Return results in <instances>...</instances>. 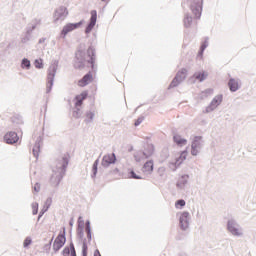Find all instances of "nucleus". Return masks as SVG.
I'll use <instances>...</instances> for the list:
<instances>
[{"label": "nucleus", "mask_w": 256, "mask_h": 256, "mask_svg": "<svg viewBox=\"0 0 256 256\" xmlns=\"http://www.w3.org/2000/svg\"><path fill=\"white\" fill-rule=\"evenodd\" d=\"M206 93H209V94H211V93H213V90H211V89H208V90H206Z\"/></svg>", "instance_id": "40"}, {"label": "nucleus", "mask_w": 256, "mask_h": 256, "mask_svg": "<svg viewBox=\"0 0 256 256\" xmlns=\"http://www.w3.org/2000/svg\"><path fill=\"white\" fill-rule=\"evenodd\" d=\"M142 171L143 173H151V171H153V162L152 161L146 162L142 168Z\"/></svg>", "instance_id": "23"}, {"label": "nucleus", "mask_w": 256, "mask_h": 256, "mask_svg": "<svg viewBox=\"0 0 256 256\" xmlns=\"http://www.w3.org/2000/svg\"><path fill=\"white\" fill-rule=\"evenodd\" d=\"M201 147H203V137L195 136L191 144V155L197 157L201 151Z\"/></svg>", "instance_id": "6"}, {"label": "nucleus", "mask_w": 256, "mask_h": 256, "mask_svg": "<svg viewBox=\"0 0 256 256\" xmlns=\"http://www.w3.org/2000/svg\"><path fill=\"white\" fill-rule=\"evenodd\" d=\"M191 10L195 17H201V11H203V0H193L191 4Z\"/></svg>", "instance_id": "10"}, {"label": "nucleus", "mask_w": 256, "mask_h": 256, "mask_svg": "<svg viewBox=\"0 0 256 256\" xmlns=\"http://www.w3.org/2000/svg\"><path fill=\"white\" fill-rule=\"evenodd\" d=\"M88 247H87V243H83V246H82V255L83 256H87V251H88Z\"/></svg>", "instance_id": "33"}, {"label": "nucleus", "mask_w": 256, "mask_h": 256, "mask_svg": "<svg viewBox=\"0 0 256 256\" xmlns=\"http://www.w3.org/2000/svg\"><path fill=\"white\" fill-rule=\"evenodd\" d=\"M94 256H101V252H99V250H96V251L94 252Z\"/></svg>", "instance_id": "39"}, {"label": "nucleus", "mask_w": 256, "mask_h": 256, "mask_svg": "<svg viewBox=\"0 0 256 256\" xmlns=\"http://www.w3.org/2000/svg\"><path fill=\"white\" fill-rule=\"evenodd\" d=\"M173 141L174 143H176V145L178 147H185V145H187V139L183 138L181 135L179 134H175L173 136Z\"/></svg>", "instance_id": "16"}, {"label": "nucleus", "mask_w": 256, "mask_h": 256, "mask_svg": "<svg viewBox=\"0 0 256 256\" xmlns=\"http://www.w3.org/2000/svg\"><path fill=\"white\" fill-rule=\"evenodd\" d=\"M83 25V22H78V23H68L66 24L61 32V35H63V37H66L68 33H71V31H75V29H79V27Z\"/></svg>", "instance_id": "11"}, {"label": "nucleus", "mask_w": 256, "mask_h": 256, "mask_svg": "<svg viewBox=\"0 0 256 256\" xmlns=\"http://www.w3.org/2000/svg\"><path fill=\"white\" fill-rule=\"evenodd\" d=\"M227 231L233 235V237H243V228L237 223L235 219H230L227 222Z\"/></svg>", "instance_id": "2"}, {"label": "nucleus", "mask_w": 256, "mask_h": 256, "mask_svg": "<svg viewBox=\"0 0 256 256\" xmlns=\"http://www.w3.org/2000/svg\"><path fill=\"white\" fill-rule=\"evenodd\" d=\"M86 233L88 240L91 241V226L89 225V223L86 225Z\"/></svg>", "instance_id": "30"}, {"label": "nucleus", "mask_w": 256, "mask_h": 256, "mask_svg": "<svg viewBox=\"0 0 256 256\" xmlns=\"http://www.w3.org/2000/svg\"><path fill=\"white\" fill-rule=\"evenodd\" d=\"M91 81H93V75L91 74V72H89L88 74L84 75L82 79L78 81V87H87V85H89Z\"/></svg>", "instance_id": "14"}, {"label": "nucleus", "mask_w": 256, "mask_h": 256, "mask_svg": "<svg viewBox=\"0 0 256 256\" xmlns=\"http://www.w3.org/2000/svg\"><path fill=\"white\" fill-rule=\"evenodd\" d=\"M98 165H99V160H96L94 162L93 168H92L94 175H97V167H98Z\"/></svg>", "instance_id": "34"}, {"label": "nucleus", "mask_w": 256, "mask_h": 256, "mask_svg": "<svg viewBox=\"0 0 256 256\" xmlns=\"http://www.w3.org/2000/svg\"><path fill=\"white\" fill-rule=\"evenodd\" d=\"M71 256H77V254L75 253V251H73V252L71 253Z\"/></svg>", "instance_id": "41"}, {"label": "nucleus", "mask_w": 256, "mask_h": 256, "mask_svg": "<svg viewBox=\"0 0 256 256\" xmlns=\"http://www.w3.org/2000/svg\"><path fill=\"white\" fill-rule=\"evenodd\" d=\"M155 151V148L151 144H145L143 151L136 152L134 155L136 161H143V159H147L151 157Z\"/></svg>", "instance_id": "3"}, {"label": "nucleus", "mask_w": 256, "mask_h": 256, "mask_svg": "<svg viewBox=\"0 0 256 256\" xmlns=\"http://www.w3.org/2000/svg\"><path fill=\"white\" fill-rule=\"evenodd\" d=\"M187 181H189V176L186 175V176H181L179 179H178V182H177V187L179 189H183V187H185V185H187Z\"/></svg>", "instance_id": "22"}, {"label": "nucleus", "mask_w": 256, "mask_h": 256, "mask_svg": "<svg viewBox=\"0 0 256 256\" xmlns=\"http://www.w3.org/2000/svg\"><path fill=\"white\" fill-rule=\"evenodd\" d=\"M31 243H33V240L31 239V237H27L23 242V247H25L27 249V247H29V245H31Z\"/></svg>", "instance_id": "28"}, {"label": "nucleus", "mask_w": 256, "mask_h": 256, "mask_svg": "<svg viewBox=\"0 0 256 256\" xmlns=\"http://www.w3.org/2000/svg\"><path fill=\"white\" fill-rule=\"evenodd\" d=\"M36 69H43V59H37L34 62Z\"/></svg>", "instance_id": "27"}, {"label": "nucleus", "mask_w": 256, "mask_h": 256, "mask_svg": "<svg viewBox=\"0 0 256 256\" xmlns=\"http://www.w3.org/2000/svg\"><path fill=\"white\" fill-rule=\"evenodd\" d=\"M130 177L131 179H142V177L138 176L133 170L130 171Z\"/></svg>", "instance_id": "31"}, {"label": "nucleus", "mask_w": 256, "mask_h": 256, "mask_svg": "<svg viewBox=\"0 0 256 256\" xmlns=\"http://www.w3.org/2000/svg\"><path fill=\"white\" fill-rule=\"evenodd\" d=\"M87 55L90 58L88 63L91 64V68H95V50L93 48H88Z\"/></svg>", "instance_id": "18"}, {"label": "nucleus", "mask_w": 256, "mask_h": 256, "mask_svg": "<svg viewBox=\"0 0 256 256\" xmlns=\"http://www.w3.org/2000/svg\"><path fill=\"white\" fill-rule=\"evenodd\" d=\"M207 77H209V74L205 71L196 72L194 74V79H197V81H200V83L205 81Z\"/></svg>", "instance_id": "20"}, {"label": "nucleus", "mask_w": 256, "mask_h": 256, "mask_svg": "<svg viewBox=\"0 0 256 256\" xmlns=\"http://www.w3.org/2000/svg\"><path fill=\"white\" fill-rule=\"evenodd\" d=\"M187 155H189V151H187V149L176 154L174 156V159H172L170 162V165H172V166H170L171 169H173V171H175V169H177V167L182 165L183 161H185V159H187Z\"/></svg>", "instance_id": "4"}, {"label": "nucleus", "mask_w": 256, "mask_h": 256, "mask_svg": "<svg viewBox=\"0 0 256 256\" xmlns=\"http://www.w3.org/2000/svg\"><path fill=\"white\" fill-rule=\"evenodd\" d=\"M228 87L233 93H235V91H239V80L231 78L228 82Z\"/></svg>", "instance_id": "19"}, {"label": "nucleus", "mask_w": 256, "mask_h": 256, "mask_svg": "<svg viewBox=\"0 0 256 256\" xmlns=\"http://www.w3.org/2000/svg\"><path fill=\"white\" fill-rule=\"evenodd\" d=\"M85 117H86L85 122L89 123V122L93 121V118L95 117V112L89 111L86 113Z\"/></svg>", "instance_id": "24"}, {"label": "nucleus", "mask_w": 256, "mask_h": 256, "mask_svg": "<svg viewBox=\"0 0 256 256\" xmlns=\"http://www.w3.org/2000/svg\"><path fill=\"white\" fill-rule=\"evenodd\" d=\"M67 15H69V12L67 11V8H65V7H60V8H58L57 10H56V12H55V17L57 18V19H60V17H65V16H67Z\"/></svg>", "instance_id": "21"}, {"label": "nucleus", "mask_w": 256, "mask_h": 256, "mask_svg": "<svg viewBox=\"0 0 256 256\" xmlns=\"http://www.w3.org/2000/svg\"><path fill=\"white\" fill-rule=\"evenodd\" d=\"M209 45V43L207 41H205L203 43V45L201 46V52L200 55H203V52L205 51V49H207V46Z\"/></svg>", "instance_id": "37"}, {"label": "nucleus", "mask_w": 256, "mask_h": 256, "mask_svg": "<svg viewBox=\"0 0 256 256\" xmlns=\"http://www.w3.org/2000/svg\"><path fill=\"white\" fill-rule=\"evenodd\" d=\"M193 22V18L191 16H186L184 18V25L185 27H191V23Z\"/></svg>", "instance_id": "25"}, {"label": "nucleus", "mask_w": 256, "mask_h": 256, "mask_svg": "<svg viewBox=\"0 0 256 256\" xmlns=\"http://www.w3.org/2000/svg\"><path fill=\"white\" fill-rule=\"evenodd\" d=\"M4 141L9 145H13V143H17V141H19V136L15 132H8L4 136Z\"/></svg>", "instance_id": "13"}, {"label": "nucleus", "mask_w": 256, "mask_h": 256, "mask_svg": "<svg viewBox=\"0 0 256 256\" xmlns=\"http://www.w3.org/2000/svg\"><path fill=\"white\" fill-rule=\"evenodd\" d=\"M175 207L177 209H181V207H185V200H178V201H176Z\"/></svg>", "instance_id": "29"}, {"label": "nucleus", "mask_w": 256, "mask_h": 256, "mask_svg": "<svg viewBox=\"0 0 256 256\" xmlns=\"http://www.w3.org/2000/svg\"><path fill=\"white\" fill-rule=\"evenodd\" d=\"M63 255H69V248H65L63 250Z\"/></svg>", "instance_id": "38"}, {"label": "nucleus", "mask_w": 256, "mask_h": 256, "mask_svg": "<svg viewBox=\"0 0 256 256\" xmlns=\"http://www.w3.org/2000/svg\"><path fill=\"white\" fill-rule=\"evenodd\" d=\"M184 79H187V69L182 68L177 72L175 78L170 84V87H179V85L183 83Z\"/></svg>", "instance_id": "7"}, {"label": "nucleus", "mask_w": 256, "mask_h": 256, "mask_svg": "<svg viewBox=\"0 0 256 256\" xmlns=\"http://www.w3.org/2000/svg\"><path fill=\"white\" fill-rule=\"evenodd\" d=\"M143 121H144V118H143V117L138 118V119L135 121V123H134L135 127H139V125L142 124Z\"/></svg>", "instance_id": "36"}, {"label": "nucleus", "mask_w": 256, "mask_h": 256, "mask_svg": "<svg viewBox=\"0 0 256 256\" xmlns=\"http://www.w3.org/2000/svg\"><path fill=\"white\" fill-rule=\"evenodd\" d=\"M29 69V67H31V61L27 60V58H24L22 60V69Z\"/></svg>", "instance_id": "26"}, {"label": "nucleus", "mask_w": 256, "mask_h": 256, "mask_svg": "<svg viewBox=\"0 0 256 256\" xmlns=\"http://www.w3.org/2000/svg\"><path fill=\"white\" fill-rule=\"evenodd\" d=\"M67 165H69V158L63 157L56 162L57 170H54L51 178L50 184L53 187H58L59 183H61L63 177H65V169H67Z\"/></svg>", "instance_id": "1"}, {"label": "nucleus", "mask_w": 256, "mask_h": 256, "mask_svg": "<svg viewBox=\"0 0 256 256\" xmlns=\"http://www.w3.org/2000/svg\"><path fill=\"white\" fill-rule=\"evenodd\" d=\"M223 103V95L219 94L213 98L211 103L206 107L204 113H212V111H215Z\"/></svg>", "instance_id": "8"}, {"label": "nucleus", "mask_w": 256, "mask_h": 256, "mask_svg": "<svg viewBox=\"0 0 256 256\" xmlns=\"http://www.w3.org/2000/svg\"><path fill=\"white\" fill-rule=\"evenodd\" d=\"M90 15H91L90 23L86 27V33H91V31H93V27H95V25L97 23V11L96 10H92L90 12Z\"/></svg>", "instance_id": "12"}, {"label": "nucleus", "mask_w": 256, "mask_h": 256, "mask_svg": "<svg viewBox=\"0 0 256 256\" xmlns=\"http://www.w3.org/2000/svg\"><path fill=\"white\" fill-rule=\"evenodd\" d=\"M38 211H39V205L33 204L32 205V213H33V215H37Z\"/></svg>", "instance_id": "32"}, {"label": "nucleus", "mask_w": 256, "mask_h": 256, "mask_svg": "<svg viewBox=\"0 0 256 256\" xmlns=\"http://www.w3.org/2000/svg\"><path fill=\"white\" fill-rule=\"evenodd\" d=\"M32 152L34 157H36L37 159V157H39V146H36L35 148H33Z\"/></svg>", "instance_id": "35"}, {"label": "nucleus", "mask_w": 256, "mask_h": 256, "mask_svg": "<svg viewBox=\"0 0 256 256\" xmlns=\"http://www.w3.org/2000/svg\"><path fill=\"white\" fill-rule=\"evenodd\" d=\"M116 160L117 158L114 154H107L102 159V165L103 167H109V165L115 163Z\"/></svg>", "instance_id": "15"}, {"label": "nucleus", "mask_w": 256, "mask_h": 256, "mask_svg": "<svg viewBox=\"0 0 256 256\" xmlns=\"http://www.w3.org/2000/svg\"><path fill=\"white\" fill-rule=\"evenodd\" d=\"M89 93H87V91H83L80 95L76 96V107H81V105H83V101H85V99H87Z\"/></svg>", "instance_id": "17"}, {"label": "nucleus", "mask_w": 256, "mask_h": 256, "mask_svg": "<svg viewBox=\"0 0 256 256\" xmlns=\"http://www.w3.org/2000/svg\"><path fill=\"white\" fill-rule=\"evenodd\" d=\"M177 217L179 219L180 229H182V231H187V229H189V221H191L189 212H180L177 214Z\"/></svg>", "instance_id": "5"}, {"label": "nucleus", "mask_w": 256, "mask_h": 256, "mask_svg": "<svg viewBox=\"0 0 256 256\" xmlns=\"http://www.w3.org/2000/svg\"><path fill=\"white\" fill-rule=\"evenodd\" d=\"M66 241L67 239L65 238V231H63L56 237L53 243V250L59 251L63 247V245H65Z\"/></svg>", "instance_id": "9"}]
</instances>
